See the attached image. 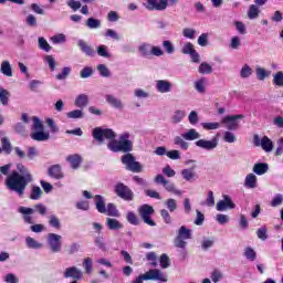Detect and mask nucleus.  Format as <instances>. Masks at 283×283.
Instances as JSON below:
<instances>
[{
  "mask_svg": "<svg viewBox=\"0 0 283 283\" xmlns=\"http://www.w3.org/2000/svg\"><path fill=\"white\" fill-rule=\"evenodd\" d=\"M92 136L98 145H103L105 140H108L107 149H109V151L114 154L122 151L125 154L122 156L120 160L127 171H132L133 174H140V171H143V165L136 161V157L129 153L134 149V143L129 140V133H123L119 139L116 140V133L112 128L95 127L92 132Z\"/></svg>",
  "mask_w": 283,
  "mask_h": 283,
  "instance_id": "nucleus-1",
  "label": "nucleus"
},
{
  "mask_svg": "<svg viewBox=\"0 0 283 283\" xmlns=\"http://www.w3.org/2000/svg\"><path fill=\"white\" fill-rule=\"evenodd\" d=\"M17 170H13L9 176H7L4 180V185L9 191H14L20 197L25 193L27 187L34 182V178L32 177V172L30 169L25 167L23 164L17 165Z\"/></svg>",
  "mask_w": 283,
  "mask_h": 283,
  "instance_id": "nucleus-2",
  "label": "nucleus"
},
{
  "mask_svg": "<svg viewBox=\"0 0 283 283\" xmlns=\"http://www.w3.org/2000/svg\"><path fill=\"white\" fill-rule=\"evenodd\" d=\"M153 280L155 282H167V275L159 269H150L146 273L139 275L133 283H143Z\"/></svg>",
  "mask_w": 283,
  "mask_h": 283,
  "instance_id": "nucleus-3",
  "label": "nucleus"
},
{
  "mask_svg": "<svg viewBox=\"0 0 283 283\" xmlns=\"http://www.w3.org/2000/svg\"><path fill=\"white\" fill-rule=\"evenodd\" d=\"M191 240V229H188L185 226H181L177 232V237L175 238V247L177 249H187V241Z\"/></svg>",
  "mask_w": 283,
  "mask_h": 283,
  "instance_id": "nucleus-4",
  "label": "nucleus"
},
{
  "mask_svg": "<svg viewBox=\"0 0 283 283\" xmlns=\"http://www.w3.org/2000/svg\"><path fill=\"white\" fill-rule=\"evenodd\" d=\"M63 237L56 233H49L46 237V243L51 253H61L63 250Z\"/></svg>",
  "mask_w": 283,
  "mask_h": 283,
  "instance_id": "nucleus-5",
  "label": "nucleus"
},
{
  "mask_svg": "<svg viewBox=\"0 0 283 283\" xmlns=\"http://www.w3.org/2000/svg\"><path fill=\"white\" fill-rule=\"evenodd\" d=\"M244 118V115L239 114V115H227L222 118L221 123L222 125L226 126L228 132H235V129H239L240 127V122Z\"/></svg>",
  "mask_w": 283,
  "mask_h": 283,
  "instance_id": "nucleus-6",
  "label": "nucleus"
},
{
  "mask_svg": "<svg viewBox=\"0 0 283 283\" xmlns=\"http://www.w3.org/2000/svg\"><path fill=\"white\" fill-rule=\"evenodd\" d=\"M154 207L149 205H143L138 209V213L142 218V220L145 222V224H148L149 227H156V221H153L151 216H154Z\"/></svg>",
  "mask_w": 283,
  "mask_h": 283,
  "instance_id": "nucleus-7",
  "label": "nucleus"
},
{
  "mask_svg": "<svg viewBox=\"0 0 283 283\" xmlns=\"http://www.w3.org/2000/svg\"><path fill=\"white\" fill-rule=\"evenodd\" d=\"M155 182L156 185H163V187L165 188L166 191H168V193H175V196H182V191L176 188V184L167 180L163 175H157L155 177Z\"/></svg>",
  "mask_w": 283,
  "mask_h": 283,
  "instance_id": "nucleus-8",
  "label": "nucleus"
},
{
  "mask_svg": "<svg viewBox=\"0 0 283 283\" xmlns=\"http://www.w3.org/2000/svg\"><path fill=\"white\" fill-rule=\"evenodd\" d=\"M115 193L118 196V198H122V200L132 201L134 200V191L129 189L125 184L118 182L115 186Z\"/></svg>",
  "mask_w": 283,
  "mask_h": 283,
  "instance_id": "nucleus-9",
  "label": "nucleus"
},
{
  "mask_svg": "<svg viewBox=\"0 0 283 283\" xmlns=\"http://www.w3.org/2000/svg\"><path fill=\"white\" fill-rule=\"evenodd\" d=\"M167 6H169L168 0H147L145 8L150 11L157 10L163 12V10H167Z\"/></svg>",
  "mask_w": 283,
  "mask_h": 283,
  "instance_id": "nucleus-10",
  "label": "nucleus"
},
{
  "mask_svg": "<svg viewBox=\"0 0 283 283\" xmlns=\"http://www.w3.org/2000/svg\"><path fill=\"white\" fill-rule=\"evenodd\" d=\"M218 143H219L218 138L213 137L210 140L199 139L195 143V145L199 147V149H206V151H213V149L218 147Z\"/></svg>",
  "mask_w": 283,
  "mask_h": 283,
  "instance_id": "nucleus-11",
  "label": "nucleus"
},
{
  "mask_svg": "<svg viewBox=\"0 0 283 283\" xmlns=\"http://www.w3.org/2000/svg\"><path fill=\"white\" fill-rule=\"evenodd\" d=\"M18 213H20L22 216V220L23 222H25V224H34V209L33 208H28V207H19L18 208Z\"/></svg>",
  "mask_w": 283,
  "mask_h": 283,
  "instance_id": "nucleus-12",
  "label": "nucleus"
},
{
  "mask_svg": "<svg viewBox=\"0 0 283 283\" xmlns=\"http://www.w3.org/2000/svg\"><path fill=\"white\" fill-rule=\"evenodd\" d=\"M217 211H227L228 209H235L233 199L228 195H223V199L219 200L216 206Z\"/></svg>",
  "mask_w": 283,
  "mask_h": 283,
  "instance_id": "nucleus-13",
  "label": "nucleus"
},
{
  "mask_svg": "<svg viewBox=\"0 0 283 283\" xmlns=\"http://www.w3.org/2000/svg\"><path fill=\"white\" fill-rule=\"evenodd\" d=\"M198 166L193 165L190 168L182 169L180 171L181 178L186 180V182H193V180H198V174H196V169Z\"/></svg>",
  "mask_w": 283,
  "mask_h": 283,
  "instance_id": "nucleus-14",
  "label": "nucleus"
},
{
  "mask_svg": "<svg viewBox=\"0 0 283 283\" xmlns=\"http://www.w3.org/2000/svg\"><path fill=\"white\" fill-rule=\"evenodd\" d=\"M63 275L65 279L72 277V280H83V271L76 266L66 268Z\"/></svg>",
  "mask_w": 283,
  "mask_h": 283,
  "instance_id": "nucleus-15",
  "label": "nucleus"
},
{
  "mask_svg": "<svg viewBox=\"0 0 283 283\" xmlns=\"http://www.w3.org/2000/svg\"><path fill=\"white\" fill-rule=\"evenodd\" d=\"M171 87H174V84L167 80L156 81V90L159 92V94H169V92H171Z\"/></svg>",
  "mask_w": 283,
  "mask_h": 283,
  "instance_id": "nucleus-16",
  "label": "nucleus"
},
{
  "mask_svg": "<svg viewBox=\"0 0 283 283\" xmlns=\"http://www.w3.org/2000/svg\"><path fill=\"white\" fill-rule=\"evenodd\" d=\"M0 72L3 74V76H7L8 78H12L14 76V73L12 72V64H10V61H2L0 64Z\"/></svg>",
  "mask_w": 283,
  "mask_h": 283,
  "instance_id": "nucleus-17",
  "label": "nucleus"
},
{
  "mask_svg": "<svg viewBox=\"0 0 283 283\" xmlns=\"http://www.w3.org/2000/svg\"><path fill=\"white\" fill-rule=\"evenodd\" d=\"M32 140H36L38 143H43L45 140H50V133L43 130H35L31 133Z\"/></svg>",
  "mask_w": 283,
  "mask_h": 283,
  "instance_id": "nucleus-18",
  "label": "nucleus"
},
{
  "mask_svg": "<svg viewBox=\"0 0 283 283\" xmlns=\"http://www.w3.org/2000/svg\"><path fill=\"white\" fill-rule=\"evenodd\" d=\"M105 101L108 103V105H112V107H115V109H123V101L116 98V96L112 94L105 95Z\"/></svg>",
  "mask_w": 283,
  "mask_h": 283,
  "instance_id": "nucleus-19",
  "label": "nucleus"
},
{
  "mask_svg": "<svg viewBox=\"0 0 283 283\" xmlns=\"http://www.w3.org/2000/svg\"><path fill=\"white\" fill-rule=\"evenodd\" d=\"M67 163H70L72 169H78L81 163H83V157L78 154L70 155L66 157Z\"/></svg>",
  "mask_w": 283,
  "mask_h": 283,
  "instance_id": "nucleus-20",
  "label": "nucleus"
},
{
  "mask_svg": "<svg viewBox=\"0 0 283 283\" xmlns=\"http://www.w3.org/2000/svg\"><path fill=\"white\" fill-rule=\"evenodd\" d=\"M48 174L51 178L55 180H61L63 178V171L61 170V165H53L49 168Z\"/></svg>",
  "mask_w": 283,
  "mask_h": 283,
  "instance_id": "nucleus-21",
  "label": "nucleus"
},
{
  "mask_svg": "<svg viewBox=\"0 0 283 283\" xmlns=\"http://www.w3.org/2000/svg\"><path fill=\"white\" fill-rule=\"evenodd\" d=\"M95 208L98 213H107V207H105V197L101 195L95 196Z\"/></svg>",
  "mask_w": 283,
  "mask_h": 283,
  "instance_id": "nucleus-22",
  "label": "nucleus"
},
{
  "mask_svg": "<svg viewBox=\"0 0 283 283\" xmlns=\"http://www.w3.org/2000/svg\"><path fill=\"white\" fill-rule=\"evenodd\" d=\"M77 46L80 48L81 52L83 54H86V56H94V49L87 44L84 40H78L77 41Z\"/></svg>",
  "mask_w": 283,
  "mask_h": 283,
  "instance_id": "nucleus-23",
  "label": "nucleus"
},
{
  "mask_svg": "<svg viewBox=\"0 0 283 283\" xmlns=\"http://www.w3.org/2000/svg\"><path fill=\"white\" fill-rule=\"evenodd\" d=\"M88 104H90V96L85 94H80L74 102L75 107H80V109L87 107Z\"/></svg>",
  "mask_w": 283,
  "mask_h": 283,
  "instance_id": "nucleus-24",
  "label": "nucleus"
},
{
  "mask_svg": "<svg viewBox=\"0 0 283 283\" xmlns=\"http://www.w3.org/2000/svg\"><path fill=\"white\" fill-rule=\"evenodd\" d=\"M252 171L256 174V176H264V174L269 171V164L266 163L254 164Z\"/></svg>",
  "mask_w": 283,
  "mask_h": 283,
  "instance_id": "nucleus-25",
  "label": "nucleus"
},
{
  "mask_svg": "<svg viewBox=\"0 0 283 283\" xmlns=\"http://www.w3.org/2000/svg\"><path fill=\"white\" fill-rule=\"evenodd\" d=\"M106 227L111 231H118V230L123 229V223H120V221H118V219L107 218L106 219Z\"/></svg>",
  "mask_w": 283,
  "mask_h": 283,
  "instance_id": "nucleus-26",
  "label": "nucleus"
},
{
  "mask_svg": "<svg viewBox=\"0 0 283 283\" xmlns=\"http://www.w3.org/2000/svg\"><path fill=\"white\" fill-rule=\"evenodd\" d=\"M244 187L248 189H255V187H258V177L254 174L247 175Z\"/></svg>",
  "mask_w": 283,
  "mask_h": 283,
  "instance_id": "nucleus-27",
  "label": "nucleus"
},
{
  "mask_svg": "<svg viewBox=\"0 0 283 283\" xmlns=\"http://www.w3.org/2000/svg\"><path fill=\"white\" fill-rule=\"evenodd\" d=\"M206 85H207V77H201L195 81V90L199 94H205V92H207V88L205 87Z\"/></svg>",
  "mask_w": 283,
  "mask_h": 283,
  "instance_id": "nucleus-28",
  "label": "nucleus"
},
{
  "mask_svg": "<svg viewBox=\"0 0 283 283\" xmlns=\"http://www.w3.org/2000/svg\"><path fill=\"white\" fill-rule=\"evenodd\" d=\"M181 136L185 140H198V138H200V133L191 128L188 132L181 134Z\"/></svg>",
  "mask_w": 283,
  "mask_h": 283,
  "instance_id": "nucleus-29",
  "label": "nucleus"
},
{
  "mask_svg": "<svg viewBox=\"0 0 283 283\" xmlns=\"http://www.w3.org/2000/svg\"><path fill=\"white\" fill-rule=\"evenodd\" d=\"M261 147L263 151H266V153L273 151V142L268 136H264L261 139Z\"/></svg>",
  "mask_w": 283,
  "mask_h": 283,
  "instance_id": "nucleus-30",
  "label": "nucleus"
},
{
  "mask_svg": "<svg viewBox=\"0 0 283 283\" xmlns=\"http://www.w3.org/2000/svg\"><path fill=\"white\" fill-rule=\"evenodd\" d=\"M25 244L28 249H43V243H40L39 241L34 240L32 237L25 238Z\"/></svg>",
  "mask_w": 283,
  "mask_h": 283,
  "instance_id": "nucleus-31",
  "label": "nucleus"
},
{
  "mask_svg": "<svg viewBox=\"0 0 283 283\" xmlns=\"http://www.w3.org/2000/svg\"><path fill=\"white\" fill-rule=\"evenodd\" d=\"M260 17V7L258 4H251L248 10V18L253 20Z\"/></svg>",
  "mask_w": 283,
  "mask_h": 283,
  "instance_id": "nucleus-32",
  "label": "nucleus"
},
{
  "mask_svg": "<svg viewBox=\"0 0 283 283\" xmlns=\"http://www.w3.org/2000/svg\"><path fill=\"white\" fill-rule=\"evenodd\" d=\"M41 196H43V190H41V187L34 186L31 189L30 200H41Z\"/></svg>",
  "mask_w": 283,
  "mask_h": 283,
  "instance_id": "nucleus-33",
  "label": "nucleus"
},
{
  "mask_svg": "<svg viewBox=\"0 0 283 283\" xmlns=\"http://www.w3.org/2000/svg\"><path fill=\"white\" fill-rule=\"evenodd\" d=\"M106 216H111L112 218H118L120 213H118V209H116V205L114 203H108L106 206Z\"/></svg>",
  "mask_w": 283,
  "mask_h": 283,
  "instance_id": "nucleus-34",
  "label": "nucleus"
},
{
  "mask_svg": "<svg viewBox=\"0 0 283 283\" xmlns=\"http://www.w3.org/2000/svg\"><path fill=\"white\" fill-rule=\"evenodd\" d=\"M97 71L99 73V76H103V78H109V76H112V71H109V69L105 64L97 65Z\"/></svg>",
  "mask_w": 283,
  "mask_h": 283,
  "instance_id": "nucleus-35",
  "label": "nucleus"
},
{
  "mask_svg": "<svg viewBox=\"0 0 283 283\" xmlns=\"http://www.w3.org/2000/svg\"><path fill=\"white\" fill-rule=\"evenodd\" d=\"M38 48L43 50V52H50V50H52V46L50 45V43H48V40H45V38L43 36H40L38 39Z\"/></svg>",
  "mask_w": 283,
  "mask_h": 283,
  "instance_id": "nucleus-36",
  "label": "nucleus"
},
{
  "mask_svg": "<svg viewBox=\"0 0 283 283\" xmlns=\"http://www.w3.org/2000/svg\"><path fill=\"white\" fill-rule=\"evenodd\" d=\"M256 78L259 81H264V78H269L271 76V71H265L263 67L258 66L256 70Z\"/></svg>",
  "mask_w": 283,
  "mask_h": 283,
  "instance_id": "nucleus-37",
  "label": "nucleus"
},
{
  "mask_svg": "<svg viewBox=\"0 0 283 283\" xmlns=\"http://www.w3.org/2000/svg\"><path fill=\"white\" fill-rule=\"evenodd\" d=\"M86 25L90 28V30H98V28H101V20L96 18H88L86 20Z\"/></svg>",
  "mask_w": 283,
  "mask_h": 283,
  "instance_id": "nucleus-38",
  "label": "nucleus"
},
{
  "mask_svg": "<svg viewBox=\"0 0 283 283\" xmlns=\"http://www.w3.org/2000/svg\"><path fill=\"white\" fill-rule=\"evenodd\" d=\"M0 103L4 106L10 103V92L6 88H0Z\"/></svg>",
  "mask_w": 283,
  "mask_h": 283,
  "instance_id": "nucleus-39",
  "label": "nucleus"
},
{
  "mask_svg": "<svg viewBox=\"0 0 283 283\" xmlns=\"http://www.w3.org/2000/svg\"><path fill=\"white\" fill-rule=\"evenodd\" d=\"M244 258H247V260H250V262H255V259L258 258V253H255V250H253V248L248 247L245 248V251H244Z\"/></svg>",
  "mask_w": 283,
  "mask_h": 283,
  "instance_id": "nucleus-40",
  "label": "nucleus"
},
{
  "mask_svg": "<svg viewBox=\"0 0 283 283\" xmlns=\"http://www.w3.org/2000/svg\"><path fill=\"white\" fill-rule=\"evenodd\" d=\"M273 85H276V87H283V72L277 71L275 74H273Z\"/></svg>",
  "mask_w": 283,
  "mask_h": 283,
  "instance_id": "nucleus-41",
  "label": "nucleus"
},
{
  "mask_svg": "<svg viewBox=\"0 0 283 283\" xmlns=\"http://www.w3.org/2000/svg\"><path fill=\"white\" fill-rule=\"evenodd\" d=\"M83 269L85 270V273H87V275H91L92 271H93V261L92 258H86L83 260L82 263Z\"/></svg>",
  "mask_w": 283,
  "mask_h": 283,
  "instance_id": "nucleus-42",
  "label": "nucleus"
},
{
  "mask_svg": "<svg viewBox=\"0 0 283 283\" xmlns=\"http://www.w3.org/2000/svg\"><path fill=\"white\" fill-rule=\"evenodd\" d=\"M199 74H211L213 72V67L207 62H203L199 65L198 69Z\"/></svg>",
  "mask_w": 283,
  "mask_h": 283,
  "instance_id": "nucleus-43",
  "label": "nucleus"
},
{
  "mask_svg": "<svg viewBox=\"0 0 283 283\" xmlns=\"http://www.w3.org/2000/svg\"><path fill=\"white\" fill-rule=\"evenodd\" d=\"M1 143H2V147L0 149H2V151H4L6 154H11L12 144H10V139H8V137H3L1 139Z\"/></svg>",
  "mask_w": 283,
  "mask_h": 283,
  "instance_id": "nucleus-44",
  "label": "nucleus"
},
{
  "mask_svg": "<svg viewBox=\"0 0 283 283\" xmlns=\"http://www.w3.org/2000/svg\"><path fill=\"white\" fill-rule=\"evenodd\" d=\"M182 118H185V111H176L171 117V122L175 125H178V123H181Z\"/></svg>",
  "mask_w": 283,
  "mask_h": 283,
  "instance_id": "nucleus-45",
  "label": "nucleus"
},
{
  "mask_svg": "<svg viewBox=\"0 0 283 283\" xmlns=\"http://www.w3.org/2000/svg\"><path fill=\"white\" fill-rule=\"evenodd\" d=\"M139 52L142 56H151V44L144 43L139 46Z\"/></svg>",
  "mask_w": 283,
  "mask_h": 283,
  "instance_id": "nucleus-46",
  "label": "nucleus"
},
{
  "mask_svg": "<svg viewBox=\"0 0 283 283\" xmlns=\"http://www.w3.org/2000/svg\"><path fill=\"white\" fill-rule=\"evenodd\" d=\"M70 72H72V69L70 66H65L62 69V72L55 76V78L57 81H65V78L70 76Z\"/></svg>",
  "mask_w": 283,
  "mask_h": 283,
  "instance_id": "nucleus-47",
  "label": "nucleus"
},
{
  "mask_svg": "<svg viewBox=\"0 0 283 283\" xmlns=\"http://www.w3.org/2000/svg\"><path fill=\"white\" fill-rule=\"evenodd\" d=\"M49 224L50 227H53V229H61V220H59V217L55 214L49 217Z\"/></svg>",
  "mask_w": 283,
  "mask_h": 283,
  "instance_id": "nucleus-48",
  "label": "nucleus"
},
{
  "mask_svg": "<svg viewBox=\"0 0 283 283\" xmlns=\"http://www.w3.org/2000/svg\"><path fill=\"white\" fill-rule=\"evenodd\" d=\"M174 144L178 145L181 149L187 150L189 149V144L187 142H185V139L182 138V136H176L174 139Z\"/></svg>",
  "mask_w": 283,
  "mask_h": 283,
  "instance_id": "nucleus-49",
  "label": "nucleus"
},
{
  "mask_svg": "<svg viewBox=\"0 0 283 283\" xmlns=\"http://www.w3.org/2000/svg\"><path fill=\"white\" fill-rule=\"evenodd\" d=\"M95 245L101 250V251H107V244H105V239L102 235H97L95 238Z\"/></svg>",
  "mask_w": 283,
  "mask_h": 283,
  "instance_id": "nucleus-50",
  "label": "nucleus"
},
{
  "mask_svg": "<svg viewBox=\"0 0 283 283\" xmlns=\"http://www.w3.org/2000/svg\"><path fill=\"white\" fill-rule=\"evenodd\" d=\"M201 127L206 129L207 132H211L213 129H220V123L213 122V123H201Z\"/></svg>",
  "mask_w": 283,
  "mask_h": 283,
  "instance_id": "nucleus-51",
  "label": "nucleus"
},
{
  "mask_svg": "<svg viewBox=\"0 0 283 283\" xmlns=\"http://www.w3.org/2000/svg\"><path fill=\"white\" fill-rule=\"evenodd\" d=\"M241 78H249V76H251L253 74V70L251 69V66H249V64H244L241 69Z\"/></svg>",
  "mask_w": 283,
  "mask_h": 283,
  "instance_id": "nucleus-52",
  "label": "nucleus"
},
{
  "mask_svg": "<svg viewBox=\"0 0 283 283\" xmlns=\"http://www.w3.org/2000/svg\"><path fill=\"white\" fill-rule=\"evenodd\" d=\"M146 260L150 262V266H154V268L158 266V262H157L158 256L156 255V252H148L146 254Z\"/></svg>",
  "mask_w": 283,
  "mask_h": 283,
  "instance_id": "nucleus-53",
  "label": "nucleus"
},
{
  "mask_svg": "<svg viewBox=\"0 0 283 283\" xmlns=\"http://www.w3.org/2000/svg\"><path fill=\"white\" fill-rule=\"evenodd\" d=\"M159 264L161 266V269H169L170 266V260H169V255L167 254H161L159 258Z\"/></svg>",
  "mask_w": 283,
  "mask_h": 283,
  "instance_id": "nucleus-54",
  "label": "nucleus"
},
{
  "mask_svg": "<svg viewBox=\"0 0 283 283\" xmlns=\"http://www.w3.org/2000/svg\"><path fill=\"white\" fill-rule=\"evenodd\" d=\"M165 205L167 207V209L170 211V213H174V211H176V209H178V203L176 202V199H167L165 201Z\"/></svg>",
  "mask_w": 283,
  "mask_h": 283,
  "instance_id": "nucleus-55",
  "label": "nucleus"
},
{
  "mask_svg": "<svg viewBox=\"0 0 283 283\" xmlns=\"http://www.w3.org/2000/svg\"><path fill=\"white\" fill-rule=\"evenodd\" d=\"M256 235L259 240H262L263 242L265 240H269V233L266 232V227H261L256 230Z\"/></svg>",
  "mask_w": 283,
  "mask_h": 283,
  "instance_id": "nucleus-56",
  "label": "nucleus"
},
{
  "mask_svg": "<svg viewBox=\"0 0 283 283\" xmlns=\"http://www.w3.org/2000/svg\"><path fill=\"white\" fill-rule=\"evenodd\" d=\"M66 6L73 10V12H77V10H81V1L78 0H67Z\"/></svg>",
  "mask_w": 283,
  "mask_h": 283,
  "instance_id": "nucleus-57",
  "label": "nucleus"
},
{
  "mask_svg": "<svg viewBox=\"0 0 283 283\" xmlns=\"http://www.w3.org/2000/svg\"><path fill=\"white\" fill-rule=\"evenodd\" d=\"M206 205L207 207H216V197L213 196V191H208V197L206 199V202L201 203Z\"/></svg>",
  "mask_w": 283,
  "mask_h": 283,
  "instance_id": "nucleus-58",
  "label": "nucleus"
},
{
  "mask_svg": "<svg viewBox=\"0 0 283 283\" xmlns=\"http://www.w3.org/2000/svg\"><path fill=\"white\" fill-rule=\"evenodd\" d=\"M97 54L98 56H103V59H109L112 56V54H109V52L107 51L106 45L97 46Z\"/></svg>",
  "mask_w": 283,
  "mask_h": 283,
  "instance_id": "nucleus-59",
  "label": "nucleus"
},
{
  "mask_svg": "<svg viewBox=\"0 0 283 283\" xmlns=\"http://www.w3.org/2000/svg\"><path fill=\"white\" fill-rule=\"evenodd\" d=\"M126 218H127V221L129 222V224H134L135 227H138L140 224L138 217H136V213H134V212H128Z\"/></svg>",
  "mask_w": 283,
  "mask_h": 283,
  "instance_id": "nucleus-60",
  "label": "nucleus"
},
{
  "mask_svg": "<svg viewBox=\"0 0 283 283\" xmlns=\"http://www.w3.org/2000/svg\"><path fill=\"white\" fill-rule=\"evenodd\" d=\"M163 48L167 52V54H174L176 52V48H174V43L171 41L166 40L163 42Z\"/></svg>",
  "mask_w": 283,
  "mask_h": 283,
  "instance_id": "nucleus-61",
  "label": "nucleus"
},
{
  "mask_svg": "<svg viewBox=\"0 0 283 283\" xmlns=\"http://www.w3.org/2000/svg\"><path fill=\"white\" fill-rule=\"evenodd\" d=\"M69 118H83L85 114L83 113V109H74L66 114Z\"/></svg>",
  "mask_w": 283,
  "mask_h": 283,
  "instance_id": "nucleus-62",
  "label": "nucleus"
},
{
  "mask_svg": "<svg viewBox=\"0 0 283 283\" xmlns=\"http://www.w3.org/2000/svg\"><path fill=\"white\" fill-rule=\"evenodd\" d=\"M51 41H52V43L54 44V45H59V44H61V43H65V34H63V33H60V34H56V35H53L52 38H51Z\"/></svg>",
  "mask_w": 283,
  "mask_h": 283,
  "instance_id": "nucleus-63",
  "label": "nucleus"
},
{
  "mask_svg": "<svg viewBox=\"0 0 283 283\" xmlns=\"http://www.w3.org/2000/svg\"><path fill=\"white\" fill-rule=\"evenodd\" d=\"M223 140L224 143H235V140H238V138L235 137V134L227 130L224 134H223Z\"/></svg>",
  "mask_w": 283,
  "mask_h": 283,
  "instance_id": "nucleus-64",
  "label": "nucleus"
}]
</instances>
